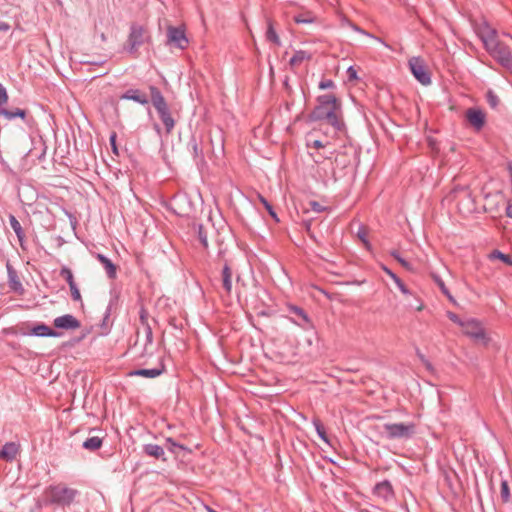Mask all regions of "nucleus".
Returning <instances> with one entry per match:
<instances>
[{"instance_id": "obj_49", "label": "nucleus", "mask_w": 512, "mask_h": 512, "mask_svg": "<svg viewBox=\"0 0 512 512\" xmlns=\"http://www.w3.org/2000/svg\"><path fill=\"white\" fill-rule=\"evenodd\" d=\"M435 281L436 283L438 284L439 288L441 289V291L447 295L449 298H451L450 294H449V290L447 289V287L445 286L444 282L439 278V277H436L435 278Z\"/></svg>"}, {"instance_id": "obj_57", "label": "nucleus", "mask_w": 512, "mask_h": 512, "mask_svg": "<svg viewBox=\"0 0 512 512\" xmlns=\"http://www.w3.org/2000/svg\"><path fill=\"white\" fill-rule=\"evenodd\" d=\"M423 364H424V366L426 367L427 370H429V371L433 370V366H432L431 362L428 359L424 360Z\"/></svg>"}, {"instance_id": "obj_58", "label": "nucleus", "mask_w": 512, "mask_h": 512, "mask_svg": "<svg viewBox=\"0 0 512 512\" xmlns=\"http://www.w3.org/2000/svg\"><path fill=\"white\" fill-rule=\"evenodd\" d=\"M416 354L418 356V358L420 359V361L423 363L424 360H426L427 358L425 357L424 354L421 353V351L419 349H417L416 351Z\"/></svg>"}, {"instance_id": "obj_60", "label": "nucleus", "mask_w": 512, "mask_h": 512, "mask_svg": "<svg viewBox=\"0 0 512 512\" xmlns=\"http://www.w3.org/2000/svg\"><path fill=\"white\" fill-rule=\"evenodd\" d=\"M154 129L156 130V132H157L158 134H160V132H161V128H160V126H159L158 124H154Z\"/></svg>"}, {"instance_id": "obj_1", "label": "nucleus", "mask_w": 512, "mask_h": 512, "mask_svg": "<svg viewBox=\"0 0 512 512\" xmlns=\"http://www.w3.org/2000/svg\"><path fill=\"white\" fill-rule=\"evenodd\" d=\"M317 105L309 113L308 120L311 122L325 120L335 130L341 131L345 128L342 119L341 102L334 94L319 95L316 99Z\"/></svg>"}, {"instance_id": "obj_45", "label": "nucleus", "mask_w": 512, "mask_h": 512, "mask_svg": "<svg viewBox=\"0 0 512 512\" xmlns=\"http://www.w3.org/2000/svg\"><path fill=\"white\" fill-rule=\"evenodd\" d=\"M357 236L358 238L364 243L365 247L366 248H370V243L367 239V233H366V230L364 228H360L357 232Z\"/></svg>"}, {"instance_id": "obj_17", "label": "nucleus", "mask_w": 512, "mask_h": 512, "mask_svg": "<svg viewBox=\"0 0 512 512\" xmlns=\"http://www.w3.org/2000/svg\"><path fill=\"white\" fill-rule=\"evenodd\" d=\"M120 99L131 100L143 106L149 104L147 94L140 89H128L120 96Z\"/></svg>"}, {"instance_id": "obj_38", "label": "nucleus", "mask_w": 512, "mask_h": 512, "mask_svg": "<svg viewBox=\"0 0 512 512\" xmlns=\"http://www.w3.org/2000/svg\"><path fill=\"white\" fill-rule=\"evenodd\" d=\"M294 21L297 24H311L315 22V18L310 14H299L294 17Z\"/></svg>"}, {"instance_id": "obj_24", "label": "nucleus", "mask_w": 512, "mask_h": 512, "mask_svg": "<svg viewBox=\"0 0 512 512\" xmlns=\"http://www.w3.org/2000/svg\"><path fill=\"white\" fill-rule=\"evenodd\" d=\"M9 223L13 231L15 232L17 239L19 241V244L22 248H24V242L26 239V234L20 224V222L17 220V218L13 214H9Z\"/></svg>"}, {"instance_id": "obj_15", "label": "nucleus", "mask_w": 512, "mask_h": 512, "mask_svg": "<svg viewBox=\"0 0 512 512\" xmlns=\"http://www.w3.org/2000/svg\"><path fill=\"white\" fill-rule=\"evenodd\" d=\"M167 36L169 42L173 43L177 48L185 49L188 45V39L185 32L180 27H169Z\"/></svg>"}, {"instance_id": "obj_40", "label": "nucleus", "mask_w": 512, "mask_h": 512, "mask_svg": "<svg viewBox=\"0 0 512 512\" xmlns=\"http://www.w3.org/2000/svg\"><path fill=\"white\" fill-rule=\"evenodd\" d=\"M491 258H497V259H500L501 261H503L504 263H506L508 265H512L511 257L509 255H507V254L502 253L499 250H494L491 253Z\"/></svg>"}, {"instance_id": "obj_20", "label": "nucleus", "mask_w": 512, "mask_h": 512, "mask_svg": "<svg viewBox=\"0 0 512 512\" xmlns=\"http://www.w3.org/2000/svg\"><path fill=\"white\" fill-rule=\"evenodd\" d=\"M165 372V365L163 361L160 362L159 367L151 369H136L128 373V376H141L146 378H156Z\"/></svg>"}, {"instance_id": "obj_62", "label": "nucleus", "mask_w": 512, "mask_h": 512, "mask_svg": "<svg viewBox=\"0 0 512 512\" xmlns=\"http://www.w3.org/2000/svg\"><path fill=\"white\" fill-rule=\"evenodd\" d=\"M207 511H208V512H217L216 510H214V509H212V508H210V507H207Z\"/></svg>"}, {"instance_id": "obj_36", "label": "nucleus", "mask_w": 512, "mask_h": 512, "mask_svg": "<svg viewBox=\"0 0 512 512\" xmlns=\"http://www.w3.org/2000/svg\"><path fill=\"white\" fill-rule=\"evenodd\" d=\"M500 497L503 503H507L510 500V489L506 480L501 482Z\"/></svg>"}, {"instance_id": "obj_32", "label": "nucleus", "mask_w": 512, "mask_h": 512, "mask_svg": "<svg viewBox=\"0 0 512 512\" xmlns=\"http://www.w3.org/2000/svg\"><path fill=\"white\" fill-rule=\"evenodd\" d=\"M314 427H315V430H316V433L317 435L327 444H329V438H328V435L326 433V429L324 427V425L322 424L321 420L318 419V418H314L313 421H312Z\"/></svg>"}, {"instance_id": "obj_35", "label": "nucleus", "mask_w": 512, "mask_h": 512, "mask_svg": "<svg viewBox=\"0 0 512 512\" xmlns=\"http://www.w3.org/2000/svg\"><path fill=\"white\" fill-rule=\"evenodd\" d=\"M60 276L66 280V282L68 283L69 287H71V285H75L76 284L75 281H74L73 273H72L70 268H68L66 266L62 267L61 270H60Z\"/></svg>"}, {"instance_id": "obj_41", "label": "nucleus", "mask_w": 512, "mask_h": 512, "mask_svg": "<svg viewBox=\"0 0 512 512\" xmlns=\"http://www.w3.org/2000/svg\"><path fill=\"white\" fill-rule=\"evenodd\" d=\"M148 317H149V313H148L147 309L144 306H141L140 311H139V320L143 327L150 325L148 322Z\"/></svg>"}, {"instance_id": "obj_37", "label": "nucleus", "mask_w": 512, "mask_h": 512, "mask_svg": "<svg viewBox=\"0 0 512 512\" xmlns=\"http://www.w3.org/2000/svg\"><path fill=\"white\" fill-rule=\"evenodd\" d=\"M486 100L489 106L493 109H495L500 102L499 97L492 90H489L486 93Z\"/></svg>"}, {"instance_id": "obj_59", "label": "nucleus", "mask_w": 512, "mask_h": 512, "mask_svg": "<svg viewBox=\"0 0 512 512\" xmlns=\"http://www.w3.org/2000/svg\"><path fill=\"white\" fill-rule=\"evenodd\" d=\"M506 215L510 218H512V205L509 204L507 207H506Z\"/></svg>"}, {"instance_id": "obj_4", "label": "nucleus", "mask_w": 512, "mask_h": 512, "mask_svg": "<svg viewBox=\"0 0 512 512\" xmlns=\"http://www.w3.org/2000/svg\"><path fill=\"white\" fill-rule=\"evenodd\" d=\"M383 436L389 440L410 439L416 431V425L413 422L407 423H385L382 426Z\"/></svg>"}, {"instance_id": "obj_9", "label": "nucleus", "mask_w": 512, "mask_h": 512, "mask_svg": "<svg viewBox=\"0 0 512 512\" xmlns=\"http://www.w3.org/2000/svg\"><path fill=\"white\" fill-rule=\"evenodd\" d=\"M465 117L470 126L479 132L483 129L486 123V114L483 110L476 107L468 108L465 112Z\"/></svg>"}, {"instance_id": "obj_6", "label": "nucleus", "mask_w": 512, "mask_h": 512, "mask_svg": "<svg viewBox=\"0 0 512 512\" xmlns=\"http://www.w3.org/2000/svg\"><path fill=\"white\" fill-rule=\"evenodd\" d=\"M452 193L457 200L458 209L461 213H471L476 210L475 200L470 189L466 186H456Z\"/></svg>"}, {"instance_id": "obj_19", "label": "nucleus", "mask_w": 512, "mask_h": 512, "mask_svg": "<svg viewBox=\"0 0 512 512\" xmlns=\"http://www.w3.org/2000/svg\"><path fill=\"white\" fill-rule=\"evenodd\" d=\"M287 308L290 313L297 317V319H293L294 323L303 328H308L312 325L308 314L301 307L289 305Z\"/></svg>"}, {"instance_id": "obj_27", "label": "nucleus", "mask_w": 512, "mask_h": 512, "mask_svg": "<svg viewBox=\"0 0 512 512\" xmlns=\"http://www.w3.org/2000/svg\"><path fill=\"white\" fill-rule=\"evenodd\" d=\"M312 59V54L305 50H297L291 57L289 61V65L294 68L301 65L304 61H310Z\"/></svg>"}, {"instance_id": "obj_54", "label": "nucleus", "mask_w": 512, "mask_h": 512, "mask_svg": "<svg viewBox=\"0 0 512 512\" xmlns=\"http://www.w3.org/2000/svg\"><path fill=\"white\" fill-rule=\"evenodd\" d=\"M112 311V304H109L105 310L104 317H103V324L106 323V321L109 319Z\"/></svg>"}, {"instance_id": "obj_29", "label": "nucleus", "mask_w": 512, "mask_h": 512, "mask_svg": "<svg viewBox=\"0 0 512 512\" xmlns=\"http://www.w3.org/2000/svg\"><path fill=\"white\" fill-rule=\"evenodd\" d=\"M265 36L267 41L272 42L276 46H281V40L275 31L273 21L270 19L267 21V30Z\"/></svg>"}, {"instance_id": "obj_11", "label": "nucleus", "mask_w": 512, "mask_h": 512, "mask_svg": "<svg viewBox=\"0 0 512 512\" xmlns=\"http://www.w3.org/2000/svg\"><path fill=\"white\" fill-rule=\"evenodd\" d=\"M476 33L485 49L499 40L497 30L491 27L487 22H483L479 25Z\"/></svg>"}, {"instance_id": "obj_51", "label": "nucleus", "mask_w": 512, "mask_h": 512, "mask_svg": "<svg viewBox=\"0 0 512 512\" xmlns=\"http://www.w3.org/2000/svg\"><path fill=\"white\" fill-rule=\"evenodd\" d=\"M307 145L308 147H312L315 149H321L326 147V145L320 140H314L311 144L308 143Z\"/></svg>"}, {"instance_id": "obj_28", "label": "nucleus", "mask_w": 512, "mask_h": 512, "mask_svg": "<svg viewBox=\"0 0 512 512\" xmlns=\"http://www.w3.org/2000/svg\"><path fill=\"white\" fill-rule=\"evenodd\" d=\"M0 115L4 116L7 120H13L17 117H19L21 119H25L27 112H26V110L20 109V108H15L13 110H9L3 106V107H0Z\"/></svg>"}, {"instance_id": "obj_31", "label": "nucleus", "mask_w": 512, "mask_h": 512, "mask_svg": "<svg viewBox=\"0 0 512 512\" xmlns=\"http://www.w3.org/2000/svg\"><path fill=\"white\" fill-rule=\"evenodd\" d=\"M103 441L102 438L98 436H93L90 438H87L83 442V448L89 451H96L102 447Z\"/></svg>"}, {"instance_id": "obj_14", "label": "nucleus", "mask_w": 512, "mask_h": 512, "mask_svg": "<svg viewBox=\"0 0 512 512\" xmlns=\"http://www.w3.org/2000/svg\"><path fill=\"white\" fill-rule=\"evenodd\" d=\"M373 494L386 502L391 501L395 497L393 486L389 480L377 483L373 488Z\"/></svg>"}, {"instance_id": "obj_21", "label": "nucleus", "mask_w": 512, "mask_h": 512, "mask_svg": "<svg viewBox=\"0 0 512 512\" xmlns=\"http://www.w3.org/2000/svg\"><path fill=\"white\" fill-rule=\"evenodd\" d=\"M143 453L146 456L153 457L157 460H161L162 462H167V457L165 455L164 447L157 444H144L143 445Z\"/></svg>"}, {"instance_id": "obj_63", "label": "nucleus", "mask_w": 512, "mask_h": 512, "mask_svg": "<svg viewBox=\"0 0 512 512\" xmlns=\"http://www.w3.org/2000/svg\"><path fill=\"white\" fill-rule=\"evenodd\" d=\"M323 156H324L325 158H327V159H329V158H330V156H329V155H326V154H325V155H323Z\"/></svg>"}, {"instance_id": "obj_61", "label": "nucleus", "mask_w": 512, "mask_h": 512, "mask_svg": "<svg viewBox=\"0 0 512 512\" xmlns=\"http://www.w3.org/2000/svg\"><path fill=\"white\" fill-rule=\"evenodd\" d=\"M101 40H102V41H106V36H105V34H104V33H102V34H101Z\"/></svg>"}, {"instance_id": "obj_34", "label": "nucleus", "mask_w": 512, "mask_h": 512, "mask_svg": "<svg viewBox=\"0 0 512 512\" xmlns=\"http://www.w3.org/2000/svg\"><path fill=\"white\" fill-rule=\"evenodd\" d=\"M390 255L398 262L400 265L408 271L413 270L412 265L401 257L400 253L397 250H392Z\"/></svg>"}, {"instance_id": "obj_12", "label": "nucleus", "mask_w": 512, "mask_h": 512, "mask_svg": "<svg viewBox=\"0 0 512 512\" xmlns=\"http://www.w3.org/2000/svg\"><path fill=\"white\" fill-rule=\"evenodd\" d=\"M188 149L192 154L193 160L198 167H203L206 164L203 152L202 141L198 140L194 135L188 142Z\"/></svg>"}, {"instance_id": "obj_7", "label": "nucleus", "mask_w": 512, "mask_h": 512, "mask_svg": "<svg viewBox=\"0 0 512 512\" xmlns=\"http://www.w3.org/2000/svg\"><path fill=\"white\" fill-rule=\"evenodd\" d=\"M149 39L147 30L138 23H132L130 33L128 35V51L132 54L136 53L138 48Z\"/></svg>"}, {"instance_id": "obj_23", "label": "nucleus", "mask_w": 512, "mask_h": 512, "mask_svg": "<svg viewBox=\"0 0 512 512\" xmlns=\"http://www.w3.org/2000/svg\"><path fill=\"white\" fill-rule=\"evenodd\" d=\"M222 286L225 292L230 295L232 291V269L227 261H225L221 272Z\"/></svg>"}, {"instance_id": "obj_39", "label": "nucleus", "mask_w": 512, "mask_h": 512, "mask_svg": "<svg viewBox=\"0 0 512 512\" xmlns=\"http://www.w3.org/2000/svg\"><path fill=\"white\" fill-rule=\"evenodd\" d=\"M197 233H198V239H199L200 243L202 244V246L205 249L208 248L207 233H206V231L204 229V226L202 224L198 225Z\"/></svg>"}, {"instance_id": "obj_52", "label": "nucleus", "mask_w": 512, "mask_h": 512, "mask_svg": "<svg viewBox=\"0 0 512 512\" xmlns=\"http://www.w3.org/2000/svg\"><path fill=\"white\" fill-rule=\"evenodd\" d=\"M110 144L112 146V150L115 154L118 153L117 146H116V133H112L110 136Z\"/></svg>"}, {"instance_id": "obj_64", "label": "nucleus", "mask_w": 512, "mask_h": 512, "mask_svg": "<svg viewBox=\"0 0 512 512\" xmlns=\"http://www.w3.org/2000/svg\"><path fill=\"white\" fill-rule=\"evenodd\" d=\"M375 39L382 42V40L379 37H375Z\"/></svg>"}, {"instance_id": "obj_5", "label": "nucleus", "mask_w": 512, "mask_h": 512, "mask_svg": "<svg viewBox=\"0 0 512 512\" xmlns=\"http://www.w3.org/2000/svg\"><path fill=\"white\" fill-rule=\"evenodd\" d=\"M485 50L499 65L509 70L512 69V51L505 43L498 40Z\"/></svg>"}, {"instance_id": "obj_16", "label": "nucleus", "mask_w": 512, "mask_h": 512, "mask_svg": "<svg viewBox=\"0 0 512 512\" xmlns=\"http://www.w3.org/2000/svg\"><path fill=\"white\" fill-rule=\"evenodd\" d=\"M7 274L8 286L10 290L17 293L18 295H24L25 289L17 275L16 270L9 263L7 264Z\"/></svg>"}, {"instance_id": "obj_55", "label": "nucleus", "mask_w": 512, "mask_h": 512, "mask_svg": "<svg viewBox=\"0 0 512 512\" xmlns=\"http://www.w3.org/2000/svg\"><path fill=\"white\" fill-rule=\"evenodd\" d=\"M311 206L313 211L321 212L323 210V207L316 201L311 202Z\"/></svg>"}, {"instance_id": "obj_53", "label": "nucleus", "mask_w": 512, "mask_h": 512, "mask_svg": "<svg viewBox=\"0 0 512 512\" xmlns=\"http://www.w3.org/2000/svg\"><path fill=\"white\" fill-rule=\"evenodd\" d=\"M82 64H87V65H95V66H102L103 64L106 63V60H101V61H88V60H84V61H81Z\"/></svg>"}, {"instance_id": "obj_56", "label": "nucleus", "mask_w": 512, "mask_h": 512, "mask_svg": "<svg viewBox=\"0 0 512 512\" xmlns=\"http://www.w3.org/2000/svg\"><path fill=\"white\" fill-rule=\"evenodd\" d=\"M10 29V25L6 22L0 21V31L7 32Z\"/></svg>"}, {"instance_id": "obj_8", "label": "nucleus", "mask_w": 512, "mask_h": 512, "mask_svg": "<svg viewBox=\"0 0 512 512\" xmlns=\"http://www.w3.org/2000/svg\"><path fill=\"white\" fill-rule=\"evenodd\" d=\"M408 65L412 75L422 85L431 83V75L428 71L425 61L421 57H412L408 61Z\"/></svg>"}, {"instance_id": "obj_2", "label": "nucleus", "mask_w": 512, "mask_h": 512, "mask_svg": "<svg viewBox=\"0 0 512 512\" xmlns=\"http://www.w3.org/2000/svg\"><path fill=\"white\" fill-rule=\"evenodd\" d=\"M148 89L150 92L151 103L155 108L158 117L162 121L166 133L170 134L174 130L176 125V121L172 116L170 106L168 105L161 90L157 86L149 85Z\"/></svg>"}, {"instance_id": "obj_50", "label": "nucleus", "mask_w": 512, "mask_h": 512, "mask_svg": "<svg viewBox=\"0 0 512 512\" xmlns=\"http://www.w3.org/2000/svg\"><path fill=\"white\" fill-rule=\"evenodd\" d=\"M347 75L350 81L358 79L357 70L353 66L347 69Z\"/></svg>"}, {"instance_id": "obj_48", "label": "nucleus", "mask_w": 512, "mask_h": 512, "mask_svg": "<svg viewBox=\"0 0 512 512\" xmlns=\"http://www.w3.org/2000/svg\"><path fill=\"white\" fill-rule=\"evenodd\" d=\"M334 86H335V84L331 79L322 80L319 83V89H321V90L333 88Z\"/></svg>"}, {"instance_id": "obj_43", "label": "nucleus", "mask_w": 512, "mask_h": 512, "mask_svg": "<svg viewBox=\"0 0 512 512\" xmlns=\"http://www.w3.org/2000/svg\"><path fill=\"white\" fill-rule=\"evenodd\" d=\"M69 288H70L72 299L76 302H82V297H81L80 291L77 287V284L71 285V287H69Z\"/></svg>"}, {"instance_id": "obj_13", "label": "nucleus", "mask_w": 512, "mask_h": 512, "mask_svg": "<svg viewBox=\"0 0 512 512\" xmlns=\"http://www.w3.org/2000/svg\"><path fill=\"white\" fill-rule=\"evenodd\" d=\"M56 329L76 330L81 327V322L72 314H64L53 320Z\"/></svg>"}, {"instance_id": "obj_42", "label": "nucleus", "mask_w": 512, "mask_h": 512, "mask_svg": "<svg viewBox=\"0 0 512 512\" xmlns=\"http://www.w3.org/2000/svg\"><path fill=\"white\" fill-rule=\"evenodd\" d=\"M344 23L349 26L351 29H353L354 31L358 32V33H361L363 35H366L368 37H373L372 34L366 32L365 30H363L362 28H360L358 25H356L355 23L351 22L350 20L348 19H345Z\"/></svg>"}, {"instance_id": "obj_18", "label": "nucleus", "mask_w": 512, "mask_h": 512, "mask_svg": "<svg viewBox=\"0 0 512 512\" xmlns=\"http://www.w3.org/2000/svg\"><path fill=\"white\" fill-rule=\"evenodd\" d=\"M26 335L37 336V337H60L61 333L50 328L48 325L44 323L36 324L31 328Z\"/></svg>"}, {"instance_id": "obj_44", "label": "nucleus", "mask_w": 512, "mask_h": 512, "mask_svg": "<svg viewBox=\"0 0 512 512\" xmlns=\"http://www.w3.org/2000/svg\"><path fill=\"white\" fill-rule=\"evenodd\" d=\"M145 328V348L153 343V332L150 325L144 326Z\"/></svg>"}, {"instance_id": "obj_26", "label": "nucleus", "mask_w": 512, "mask_h": 512, "mask_svg": "<svg viewBox=\"0 0 512 512\" xmlns=\"http://www.w3.org/2000/svg\"><path fill=\"white\" fill-rule=\"evenodd\" d=\"M165 447L167 450L171 453H173L175 456H179V452L183 451L185 453H192V450L182 444L177 443L173 438L167 437L165 439Z\"/></svg>"}, {"instance_id": "obj_25", "label": "nucleus", "mask_w": 512, "mask_h": 512, "mask_svg": "<svg viewBox=\"0 0 512 512\" xmlns=\"http://www.w3.org/2000/svg\"><path fill=\"white\" fill-rule=\"evenodd\" d=\"M18 454V446L14 442H7L0 450V458L6 461H12Z\"/></svg>"}, {"instance_id": "obj_47", "label": "nucleus", "mask_w": 512, "mask_h": 512, "mask_svg": "<svg viewBox=\"0 0 512 512\" xmlns=\"http://www.w3.org/2000/svg\"><path fill=\"white\" fill-rule=\"evenodd\" d=\"M447 317L449 318V320H451L453 323H456L458 325H460L462 328L465 324V322H463L460 317L454 313V312H451V311H448L447 312Z\"/></svg>"}, {"instance_id": "obj_22", "label": "nucleus", "mask_w": 512, "mask_h": 512, "mask_svg": "<svg viewBox=\"0 0 512 512\" xmlns=\"http://www.w3.org/2000/svg\"><path fill=\"white\" fill-rule=\"evenodd\" d=\"M96 259L102 264L104 267L106 274L109 279H115L117 276V267L116 265L105 255L103 254H96Z\"/></svg>"}, {"instance_id": "obj_30", "label": "nucleus", "mask_w": 512, "mask_h": 512, "mask_svg": "<svg viewBox=\"0 0 512 512\" xmlns=\"http://www.w3.org/2000/svg\"><path fill=\"white\" fill-rule=\"evenodd\" d=\"M383 271L391 277V279L395 282V284L397 285V287L399 288V290L405 294V295H409L410 294V291L409 289L407 288V286L404 284V282L392 271L390 270L389 268H387L386 266H383L382 267Z\"/></svg>"}, {"instance_id": "obj_10", "label": "nucleus", "mask_w": 512, "mask_h": 512, "mask_svg": "<svg viewBox=\"0 0 512 512\" xmlns=\"http://www.w3.org/2000/svg\"><path fill=\"white\" fill-rule=\"evenodd\" d=\"M463 332L472 339L482 341L485 345L487 344L488 339L485 330L477 320L470 319L466 321L463 326Z\"/></svg>"}, {"instance_id": "obj_3", "label": "nucleus", "mask_w": 512, "mask_h": 512, "mask_svg": "<svg viewBox=\"0 0 512 512\" xmlns=\"http://www.w3.org/2000/svg\"><path fill=\"white\" fill-rule=\"evenodd\" d=\"M78 495V490L69 488L62 483L50 485L45 489L47 503L61 507L70 506Z\"/></svg>"}, {"instance_id": "obj_33", "label": "nucleus", "mask_w": 512, "mask_h": 512, "mask_svg": "<svg viewBox=\"0 0 512 512\" xmlns=\"http://www.w3.org/2000/svg\"><path fill=\"white\" fill-rule=\"evenodd\" d=\"M259 201L263 204L269 215L276 221L279 222V218L273 208V206L268 202V200L262 196L261 194H258Z\"/></svg>"}, {"instance_id": "obj_46", "label": "nucleus", "mask_w": 512, "mask_h": 512, "mask_svg": "<svg viewBox=\"0 0 512 512\" xmlns=\"http://www.w3.org/2000/svg\"><path fill=\"white\" fill-rule=\"evenodd\" d=\"M8 102V94L6 88L0 83V107Z\"/></svg>"}]
</instances>
